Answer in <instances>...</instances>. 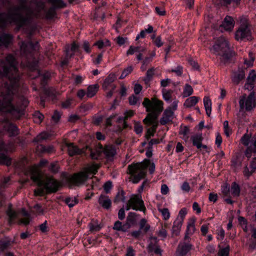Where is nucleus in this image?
Instances as JSON below:
<instances>
[{
    "label": "nucleus",
    "mask_w": 256,
    "mask_h": 256,
    "mask_svg": "<svg viewBox=\"0 0 256 256\" xmlns=\"http://www.w3.org/2000/svg\"><path fill=\"white\" fill-rule=\"evenodd\" d=\"M229 49L230 46L228 40L223 36H220L216 39L215 43L210 50L216 55L228 58L227 52Z\"/></svg>",
    "instance_id": "nucleus-7"
},
{
    "label": "nucleus",
    "mask_w": 256,
    "mask_h": 256,
    "mask_svg": "<svg viewBox=\"0 0 256 256\" xmlns=\"http://www.w3.org/2000/svg\"><path fill=\"white\" fill-rule=\"evenodd\" d=\"M34 194L38 196H43L44 194H48L46 192V190L43 186V188H40L34 190Z\"/></svg>",
    "instance_id": "nucleus-62"
},
{
    "label": "nucleus",
    "mask_w": 256,
    "mask_h": 256,
    "mask_svg": "<svg viewBox=\"0 0 256 256\" xmlns=\"http://www.w3.org/2000/svg\"><path fill=\"white\" fill-rule=\"evenodd\" d=\"M40 77L41 84L42 86H44L46 84L47 81L50 78V74L48 72H46L43 73L40 76Z\"/></svg>",
    "instance_id": "nucleus-53"
},
{
    "label": "nucleus",
    "mask_w": 256,
    "mask_h": 256,
    "mask_svg": "<svg viewBox=\"0 0 256 256\" xmlns=\"http://www.w3.org/2000/svg\"><path fill=\"white\" fill-rule=\"evenodd\" d=\"M52 5V6L56 8H62L66 6V4L62 0H48Z\"/></svg>",
    "instance_id": "nucleus-38"
},
{
    "label": "nucleus",
    "mask_w": 256,
    "mask_h": 256,
    "mask_svg": "<svg viewBox=\"0 0 256 256\" xmlns=\"http://www.w3.org/2000/svg\"><path fill=\"white\" fill-rule=\"evenodd\" d=\"M93 107L92 104L88 103L82 104L80 107V110L82 112H85L90 110Z\"/></svg>",
    "instance_id": "nucleus-57"
},
{
    "label": "nucleus",
    "mask_w": 256,
    "mask_h": 256,
    "mask_svg": "<svg viewBox=\"0 0 256 256\" xmlns=\"http://www.w3.org/2000/svg\"><path fill=\"white\" fill-rule=\"evenodd\" d=\"M254 172L252 168H250V167L248 168L247 166H246L244 168V170H243V174L244 176L248 178Z\"/></svg>",
    "instance_id": "nucleus-60"
},
{
    "label": "nucleus",
    "mask_w": 256,
    "mask_h": 256,
    "mask_svg": "<svg viewBox=\"0 0 256 256\" xmlns=\"http://www.w3.org/2000/svg\"><path fill=\"white\" fill-rule=\"evenodd\" d=\"M133 70V67L132 66H129L125 68L122 72L120 79H124L128 75L130 74Z\"/></svg>",
    "instance_id": "nucleus-56"
},
{
    "label": "nucleus",
    "mask_w": 256,
    "mask_h": 256,
    "mask_svg": "<svg viewBox=\"0 0 256 256\" xmlns=\"http://www.w3.org/2000/svg\"><path fill=\"white\" fill-rule=\"evenodd\" d=\"M116 80V76L114 74H110L108 77L104 80L102 84V88L104 90H108L109 88H112V90L116 88V86L112 84Z\"/></svg>",
    "instance_id": "nucleus-19"
},
{
    "label": "nucleus",
    "mask_w": 256,
    "mask_h": 256,
    "mask_svg": "<svg viewBox=\"0 0 256 256\" xmlns=\"http://www.w3.org/2000/svg\"><path fill=\"white\" fill-rule=\"evenodd\" d=\"M126 199L125 192L122 189H120L118 192L114 202V203H118L120 202H124Z\"/></svg>",
    "instance_id": "nucleus-41"
},
{
    "label": "nucleus",
    "mask_w": 256,
    "mask_h": 256,
    "mask_svg": "<svg viewBox=\"0 0 256 256\" xmlns=\"http://www.w3.org/2000/svg\"><path fill=\"white\" fill-rule=\"evenodd\" d=\"M204 104L206 114L208 116H210L212 111L211 100L208 97L204 96Z\"/></svg>",
    "instance_id": "nucleus-34"
},
{
    "label": "nucleus",
    "mask_w": 256,
    "mask_h": 256,
    "mask_svg": "<svg viewBox=\"0 0 256 256\" xmlns=\"http://www.w3.org/2000/svg\"><path fill=\"white\" fill-rule=\"evenodd\" d=\"M6 214L8 216V222L10 224H11L14 222V220L17 218L18 213L16 211L12 210V208L9 206L6 212Z\"/></svg>",
    "instance_id": "nucleus-37"
},
{
    "label": "nucleus",
    "mask_w": 256,
    "mask_h": 256,
    "mask_svg": "<svg viewBox=\"0 0 256 256\" xmlns=\"http://www.w3.org/2000/svg\"><path fill=\"white\" fill-rule=\"evenodd\" d=\"M130 204L132 206V209L136 210L142 211L145 212L146 208L144 206V201L141 197L138 195H134L128 200Z\"/></svg>",
    "instance_id": "nucleus-12"
},
{
    "label": "nucleus",
    "mask_w": 256,
    "mask_h": 256,
    "mask_svg": "<svg viewBox=\"0 0 256 256\" xmlns=\"http://www.w3.org/2000/svg\"><path fill=\"white\" fill-rule=\"evenodd\" d=\"M70 50L72 52V53L70 52L68 49L66 50V56L67 58H70L74 55V52H79V46L75 42H74L72 44Z\"/></svg>",
    "instance_id": "nucleus-39"
},
{
    "label": "nucleus",
    "mask_w": 256,
    "mask_h": 256,
    "mask_svg": "<svg viewBox=\"0 0 256 256\" xmlns=\"http://www.w3.org/2000/svg\"><path fill=\"white\" fill-rule=\"evenodd\" d=\"M224 6H228L232 3L233 4L234 6H238L241 2V0H222Z\"/></svg>",
    "instance_id": "nucleus-58"
},
{
    "label": "nucleus",
    "mask_w": 256,
    "mask_h": 256,
    "mask_svg": "<svg viewBox=\"0 0 256 256\" xmlns=\"http://www.w3.org/2000/svg\"><path fill=\"white\" fill-rule=\"evenodd\" d=\"M167 226L168 224H164V225L162 226L161 228L158 231L156 232L158 236L162 238L163 240L166 238L168 236V232L166 230Z\"/></svg>",
    "instance_id": "nucleus-46"
},
{
    "label": "nucleus",
    "mask_w": 256,
    "mask_h": 256,
    "mask_svg": "<svg viewBox=\"0 0 256 256\" xmlns=\"http://www.w3.org/2000/svg\"><path fill=\"white\" fill-rule=\"evenodd\" d=\"M155 69L152 68L148 69L146 73V76L144 78V80L146 84H148L152 80V77L154 75Z\"/></svg>",
    "instance_id": "nucleus-42"
},
{
    "label": "nucleus",
    "mask_w": 256,
    "mask_h": 256,
    "mask_svg": "<svg viewBox=\"0 0 256 256\" xmlns=\"http://www.w3.org/2000/svg\"><path fill=\"white\" fill-rule=\"evenodd\" d=\"M33 2L36 4L38 12L42 10L44 8V3L42 0H34Z\"/></svg>",
    "instance_id": "nucleus-52"
},
{
    "label": "nucleus",
    "mask_w": 256,
    "mask_h": 256,
    "mask_svg": "<svg viewBox=\"0 0 256 256\" xmlns=\"http://www.w3.org/2000/svg\"><path fill=\"white\" fill-rule=\"evenodd\" d=\"M99 204L104 208L108 209L111 207L112 202L109 197L104 194H101L98 198Z\"/></svg>",
    "instance_id": "nucleus-25"
},
{
    "label": "nucleus",
    "mask_w": 256,
    "mask_h": 256,
    "mask_svg": "<svg viewBox=\"0 0 256 256\" xmlns=\"http://www.w3.org/2000/svg\"><path fill=\"white\" fill-rule=\"evenodd\" d=\"M138 216L135 212H129L125 223L122 224L120 221L117 220L114 224L113 229L122 232H128L131 226L135 224Z\"/></svg>",
    "instance_id": "nucleus-8"
},
{
    "label": "nucleus",
    "mask_w": 256,
    "mask_h": 256,
    "mask_svg": "<svg viewBox=\"0 0 256 256\" xmlns=\"http://www.w3.org/2000/svg\"><path fill=\"white\" fill-rule=\"evenodd\" d=\"M38 48L39 45L38 42L33 44L32 42H22L20 46V54L27 60L26 67L30 71H35L37 76H40V72L38 68V62L35 59L34 54Z\"/></svg>",
    "instance_id": "nucleus-3"
},
{
    "label": "nucleus",
    "mask_w": 256,
    "mask_h": 256,
    "mask_svg": "<svg viewBox=\"0 0 256 256\" xmlns=\"http://www.w3.org/2000/svg\"><path fill=\"white\" fill-rule=\"evenodd\" d=\"M12 40L13 36L11 34L0 32V46L7 47Z\"/></svg>",
    "instance_id": "nucleus-18"
},
{
    "label": "nucleus",
    "mask_w": 256,
    "mask_h": 256,
    "mask_svg": "<svg viewBox=\"0 0 256 256\" xmlns=\"http://www.w3.org/2000/svg\"><path fill=\"white\" fill-rule=\"evenodd\" d=\"M11 244L10 240H0V251L4 252L8 248Z\"/></svg>",
    "instance_id": "nucleus-55"
},
{
    "label": "nucleus",
    "mask_w": 256,
    "mask_h": 256,
    "mask_svg": "<svg viewBox=\"0 0 256 256\" xmlns=\"http://www.w3.org/2000/svg\"><path fill=\"white\" fill-rule=\"evenodd\" d=\"M22 215L24 216V218H21L20 220V223L24 225H28L30 224V214L24 210H23L22 211Z\"/></svg>",
    "instance_id": "nucleus-43"
},
{
    "label": "nucleus",
    "mask_w": 256,
    "mask_h": 256,
    "mask_svg": "<svg viewBox=\"0 0 256 256\" xmlns=\"http://www.w3.org/2000/svg\"><path fill=\"white\" fill-rule=\"evenodd\" d=\"M256 80V74L254 70H251L246 79V82L244 84V88L247 90H252Z\"/></svg>",
    "instance_id": "nucleus-20"
},
{
    "label": "nucleus",
    "mask_w": 256,
    "mask_h": 256,
    "mask_svg": "<svg viewBox=\"0 0 256 256\" xmlns=\"http://www.w3.org/2000/svg\"><path fill=\"white\" fill-rule=\"evenodd\" d=\"M43 186L46 190V194L55 193L58 192L62 184L52 176H46L43 179L40 186Z\"/></svg>",
    "instance_id": "nucleus-11"
},
{
    "label": "nucleus",
    "mask_w": 256,
    "mask_h": 256,
    "mask_svg": "<svg viewBox=\"0 0 256 256\" xmlns=\"http://www.w3.org/2000/svg\"><path fill=\"white\" fill-rule=\"evenodd\" d=\"M199 100V98L192 96L188 98L184 102V106L186 108H190L196 104Z\"/></svg>",
    "instance_id": "nucleus-32"
},
{
    "label": "nucleus",
    "mask_w": 256,
    "mask_h": 256,
    "mask_svg": "<svg viewBox=\"0 0 256 256\" xmlns=\"http://www.w3.org/2000/svg\"><path fill=\"white\" fill-rule=\"evenodd\" d=\"M98 88V84H94L92 86H90L88 88L86 96L88 97L92 98L94 96L96 93L97 92Z\"/></svg>",
    "instance_id": "nucleus-40"
},
{
    "label": "nucleus",
    "mask_w": 256,
    "mask_h": 256,
    "mask_svg": "<svg viewBox=\"0 0 256 256\" xmlns=\"http://www.w3.org/2000/svg\"><path fill=\"white\" fill-rule=\"evenodd\" d=\"M87 178V174L86 172H80L70 176L68 178V180L72 184L78 185L84 182Z\"/></svg>",
    "instance_id": "nucleus-14"
},
{
    "label": "nucleus",
    "mask_w": 256,
    "mask_h": 256,
    "mask_svg": "<svg viewBox=\"0 0 256 256\" xmlns=\"http://www.w3.org/2000/svg\"><path fill=\"white\" fill-rule=\"evenodd\" d=\"M250 23L246 18L240 20V26L235 32V38L238 41L252 40V32L250 28Z\"/></svg>",
    "instance_id": "nucleus-5"
},
{
    "label": "nucleus",
    "mask_w": 256,
    "mask_h": 256,
    "mask_svg": "<svg viewBox=\"0 0 256 256\" xmlns=\"http://www.w3.org/2000/svg\"><path fill=\"white\" fill-rule=\"evenodd\" d=\"M188 242L185 241L178 244L175 252V256H188L192 248V245Z\"/></svg>",
    "instance_id": "nucleus-13"
},
{
    "label": "nucleus",
    "mask_w": 256,
    "mask_h": 256,
    "mask_svg": "<svg viewBox=\"0 0 256 256\" xmlns=\"http://www.w3.org/2000/svg\"><path fill=\"white\" fill-rule=\"evenodd\" d=\"M162 93L164 99L166 101L168 102L172 98V95L173 93V90H167L164 88L162 90Z\"/></svg>",
    "instance_id": "nucleus-50"
},
{
    "label": "nucleus",
    "mask_w": 256,
    "mask_h": 256,
    "mask_svg": "<svg viewBox=\"0 0 256 256\" xmlns=\"http://www.w3.org/2000/svg\"><path fill=\"white\" fill-rule=\"evenodd\" d=\"M250 140V136L248 134H244L241 138L242 143L246 146H248V145Z\"/></svg>",
    "instance_id": "nucleus-64"
},
{
    "label": "nucleus",
    "mask_w": 256,
    "mask_h": 256,
    "mask_svg": "<svg viewBox=\"0 0 256 256\" xmlns=\"http://www.w3.org/2000/svg\"><path fill=\"white\" fill-rule=\"evenodd\" d=\"M190 132L188 127L185 126L183 128H180L179 131V134L181 135V138L185 142H187L189 138V134Z\"/></svg>",
    "instance_id": "nucleus-33"
},
{
    "label": "nucleus",
    "mask_w": 256,
    "mask_h": 256,
    "mask_svg": "<svg viewBox=\"0 0 256 256\" xmlns=\"http://www.w3.org/2000/svg\"><path fill=\"white\" fill-rule=\"evenodd\" d=\"M146 50V48L144 47L141 46H131L127 51L126 54H133L134 52H145Z\"/></svg>",
    "instance_id": "nucleus-36"
},
{
    "label": "nucleus",
    "mask_w": 256,
    "mask_h": 256,
    "mask_svg": "<svg viewBox=\"0 0 256 256\" xmlns=\"http://www.w3.org/2000/svg\"><path fill=\"white\" fill-rule=\"evenodd\" d=\"M18 71L16 59L12 54L0 60V75L8 78V81L0 88V112L10 114L16 120L24 114L29 103L24 96H16L20 80Z\"/></svg>",
    "instance_id": "nucleus-1"
},
{
    "label": "nucleus",
    "mask_w": 256,
    "mask_h": 256,
    "mask_svg": "<svg viewBox=\"0 0 256 256\" xmlns=\"http://www.w3.org/2000/svg\"><path fill=\"white\" fill-rule=\"evenodd\" d=\"M4 128L8 132L10 136H16L19 134V130L16 126L10 122L5 124Z\"/></svg>",
    "instance_id": "nucleus-21"
},
{
    "label": "nucleus",
    "mask_w": 256,
    "mask_h": 256,
    "mask_svg": "<svg viewBox=\"0 0 256 256\" xmlns=\"http://www.w3.org/2000/svg\"><path fill=\"white\" fill-rule=\"evenodd\" d=\"M239 104L240 111H250L252 110L256 106L254 92H250L248 96L244 94L240 96Z\"/></svg>",
    "instance_id": "nucleus-10"
},
{
    "label": "nucleus",
    "mask_w": 256,
    "mask_h": 256,
    "mask_svg": "<svg viewBox=\"0 0 256 256\" xmlns=\"http://www.w3.org/2000/svg\"><path fill=\"white\" fill-rule=\"evenodd\" d=\"M28 171L31 179L34 182H37L38 185L40 186L43 179L42 178L41 174L38 168L36 166H34L30 168Z\"/></svg>",
    "instance_id": "nucleus-15"
},
{
    "label": "nucleus",
    "mask_w": 256,
    "mask_h": 256,
    "mask_svg": "<svg viewBox=\"0 0 256 256\" xmlns=\"http://www.w3.org/2000/svg\"><path fill=\"white\" fill-rule=\"evenodd\" d=\"M102 154L107 159L111 160L116 154V150L112 146L103 147L102 144H98L94 151L90 150V157L94 160L101 158Z\"/></svg>",
    "instance_id": "nucleus-6"
},
{
    "label": "nucleus",
    "mask_w": 256,
    "mask_h": 256,
    "mask_svg": "<svg viewBox=\"0 0 256 256\" xmlns=\"http://www.w3.org/2000/svg\"><path fill=\"white\" fill-rule=\"evenodd\" d=\"M90 231L95 232L99 231L102 226L98 224L97 220H92L88 224Z\"/></svg>",
    "instance_id": "nucleus-35"
},
{
    "label": "nucleus",
    "mask_w": 256,
    "mask_h": 256,
    "mask_svg": "<svg viewBox=\"0 0 256 256\" xmlns=\"http://www.w3.org/2000/svg\"><path fill=\"white\" fill-rule=\"evenodd\" d=\"M143 130L142 126L140 123L136 122L134 124V130L136 134H140Z\"/></svg>",
    "instance_id": "nucleus-63"
},
{
    "label": "nucleus",
    "mask_w": 256,
    "mask_h": 256,
    "mask_svg": "<svg viewBox=\"0 0 256 256\" xmlns=\"http://www.w3.org/2000/svg\"><path fill=\"white\" fill-rule=\"evenodd\" d=\"M226 30H231L234 27V22L232 18L226 16L222 25Z\"/></svg>",
    "instance_id": "nucleus-28"
},
{
    "label": "nucleus",
    "mask_w": 256,
    "mask_h": 256,
    "mask_svg": "<svg viewBox=\"0 0 256 256\" xmlns=\"http://www.w3.org/2000/svg\"><path fill=\"white\" fill-rule=\"evenodd\" d=\"M66 146L68 148V154L70 156L80 154L84 152L83 150L78 148L73 143H66Z\"/></svg>",
    "instance_id": "nucleus-22"
},
{
    "label": "nucleus",
    "mask_w": 256,
    "mask_h": 256,
    "mask_svg": "<svg viewBox=\"0 0 256 256\" xmlns=\"http://www.w3.org/2000/svg\"><path fill=\"white\" fill-rule=\"evenodd\" d=\"M183 221L181 218H176L173 224L172 227V234L174 236H178L180 234Z\"/></svg>",
    "instance_id": "nucleus-27"
},
{
    "label": "nucleus",
    "mask_w": 256,
    "mask_h": 256,
    "mask_svg": "<svg viewBox=\"0 0 256 256\" xmlns=\"http://www.w3.org/2000/svg\"><path fill=\"white\" fill-rule=\"evenodd\" d=\"M49 136L50 134L48 133L42 132L37 136L36 137L34 138L33 141L37 142H42V140L48 139Z\"/></svg>",
    "instance_id": "nucleus-45"
},
{
    "label": "nucleus",
    "mask_w": 256,
    "mask_h": 256,
    "mask_svg": "<svg viewBox=\"0 0 256 256\" xmlns=\"http://www.w3.org/2000/svg\"><path fill=\"white\" fill-rule=\"evenodd\" d=\"M56 9L57 8L51 6L47 10H45L44 15L42 16L40 14H38L37 16L40 18H46L48 20H51L56 16Z\"/></svg>",
    "instance_id": "nucleus-26"
},
{
    "label": "nucleus",
    "mask_w": 256,
    "mask_h": 256,
    "mask_svg": "<svg viewBox=\"0 0 256 256\" xmlns=\"http://www.w3.org/2000/svg\"><path fill=\"white\" fill-rule=\"evenodd\" d=\"M150 228V226L147 224L145 218H142L140 222V230H142L144 232H146Z\"/></svg>",
    "instance_id": "nucleus-47"
},
{
    "label": "nucleus",
    "mask_w": 256,
    "mask_h": 256,
    "mask_svg": "<svg viewBox=\"0 0 256 256\" xmlns=\"http://www.w3.org/2000/svg\"><path fill=\"white\" fill-rule=\"evenodd\" d=\"M158 116L159 114H157L148 112L146 118L143 120V122L146 125H150V124L157 120Z\"/></svg>",
    "instance_id": "nucleus-29"
},
{
    "label": "nucleus",
    "mask_w": 256,
    "mask_h": 256,
    "mask_svg": "<svg viewBox=\"0 0 256 256\" xmlns=\"http://www.w3.org/2000/svg\"><path fill=\"white\" fill-rule=\"evenodd\" d=\"M240 194V187L236 182L232 183L230 188V195L233 197H238Z\"/></svg>",
    "instance_id": "nucleus-31"
},
{
    "label": "nucleus",
    "mask_w": 256,
    "mask_h": 256,
    "mask_svg": "<svg viewBox=\"0 0 256 256\" xmlns=\"http://www.w3.org/2000/svg\"><path fill=\"white\" fill-rule=\"evenodd\" d=\"M229 252H230V246H228L224 248L220 249L218 252V256H229Z\"/></svg>",
    "instance_id": "nucleus-59"
},
{
    "label": "nucleus",
    "mask_w": 256,
    "mask_h": 256,
    "mask_svg": "<svg viewBox=\"0 0 256 256\" xmlns=\"http://www.w3.org/2000/svg\"><path fill=\"white\" fill-rule=\"evenodd\" d=\"M191 139L192 140V144L194 146H196L198 149H204L206 150L208 147L206 145H203L202 142L203 140V137L202 134H197L192 136Z\"/></svg>",
    "instance_id": "nucleus-23"
},
{
    "label": "nucleus",
    "mask_w": 256,
    "mask_h": 256,
    "mask_svg": "<svg viewBox=\"0 0 256 256\" xmlns=\"http://www.w3.org/2000/svg\"><path fill=\"white\" fill-rule=\"evenodd\" d=\"M36 151L40 153L51 154L54 152V148L52 146H44L39 144L36 147Z\"/></svg>",
    "instance_id": "nucleus-30"
},
{
    "label": "nucleus",
    "mask_w": 256,
    "mask_h": 256,
    "mask_svg": "<svg viewBox=\"0 0 256 256\" xmlns=\"http://www.w3.org/2000/svg\"><path fill=\"white\" fill-rule=\"evenodd\" d=\"M44 118V116L39 112H36L34 114V121L36 123H40Z\"/></svg>",
    "instance_id": "nucleus-54"
},
{
    "label": "nucleus",
    "mask_w": 256,
    "mask_h": 256,
    "mask_svg": "<svg viewBox=\"0 0 256 256\" xmlns=\"http://www.w3.org/2000/svg\"><path fill=\"white\" fill-rule=\"evenodd\" d=\"M252 237L254 238V240L249 244V247L250 248L254 250L256 249V230H255V228L252 230Z\"/></svg>",
    "instance_id": "nucleus-51"
},
{
    "label": "nucleus",
    "mask_w": 256,
    "mask_h": 256,
    "mask_svg": "<svg viewBox=\"0 0 256 256\" xmlns=\"http://www.w3.org/2000/svg\"><path fill=\"white\" fill-rule=\"evenodd\" d=\"M64 202L70 208H72L78 203V200L75 197L66 198L64 200Z\"/></svg>",
    "instance_id": "nucleus-49"
},
{
    "label": "nucleus",
    "mask_w": 256,
    "mask_h": 256,
    "mask_svg": "<svg viewBox=\"0 0 256 256\" xmlns=\"http://www.w3.org/2000/svg\"><path fill=\"white\" fill-rule=\"evenodd\" d=\"M245 78V72L242 68H238L236 71H234L232 72L231 79L232 82L236 85Z\"/></svg>",
    "instance_id": "nucleus-16"
},
{
    "label": "nucleus",
    "mask_w": 256,
    "mask_h": 256,
    "mask_svg": "<svg viewBox=\"0 0 256 256\" xmlns=\"http://www.w3.org/2000/svg\"><path fill=\"white\" fill-rule=\"evenodd\" d=\"M193 93V88L192 86L188 84H186L182 92L184 97H188L192 95Z\"/></svg>",
    "instance_id": "nucleus-48"
},
{
    "label": "nucleus",
    "mask_w": 256,
    "mask_h": 256,
    "mask_svg": "<svg viewBox=\"0 0 256 256\" xmlns=\"http://www.w3.org/2000/svg\"><path fill=\"white\" fill-rule=\"evenodd\" d=\"M143 106L146 108L147 112H154L160 114L163 110V102L156 98L150 100L146 98L142 103Z\"/></svg>",
    "instance_id": "nucleus-9"
},
{
    "label": "nucleus",
    "mask_w": 256,
    "mask_h": 256,
    "mask_svg": "<svg viewBox=\"0 0 256 256\" xmlns=\"http://www.w3.org/2000/svg\"><path fill=\"white\" fill-rule=\"evenodd\" d=\"M194 223L195 218H192L189 220L184 237V240L185 241L190 242V236H192L194 233L196 231Z\"/></svg>",
    "instance_id": "nucleus-17"
},
{
    "label": "nucleus",
    "mask_w": 256,
    "mask_h": 256,
    "mask_svg": "<svg viewBox=\"0 0 256 256\" xmlns=\"http://www.w3.org/2000/svg\"><path fill=\"white\" fill-rule=\"evenodd\" d=\"M10 4L11 0H2ZM19 5L10 8L8 14L0 12V28H4L8 22L14 23L19 28L30 22L34 12L27 5L28 0H18Z\"/></svg>",
    "instance_id": "nucleus-2"
},
{
    "label": "nucleus",
    "mask_w": 256,
    "mask_h": 256,
    "mask_svg": "<svg viewBox=\"0 0 256 256\" xmlns=\"http://www.w3.org/2000/svg\"><path fill=\"white\" fill-rule=\"evenodd\" d=\"M158 210L162 213L164 220H167L170 218V214L168 208H164L162 209H159Z\"/></svg>",
    "instance_id": "nucleus-61"
},
{
    "label": "nucleus",
    "mask_w": 256,
    "mask_h": 256,
    "mask_svg": "<svg viewBox=\"0 0 256 256\" xmlns=\"http://www.w3.org/2000/svg\"><path fill=\"white\" fill-rule=\"evenodd\" d=\"M0 164L9 166L11 164V159L4 154H0Z\"/></svg>",
    "instance_id": "nucleus-44"
},
{
    "label": "nucleus",
    "mask_w": 256,
    "mask_h": 256,
    "mask_svg": "<svg viewBox=\"0 0 256 256\" xmlns=\"http://www.w3.org/2000/svg\"><path fill=\"white\" fill-rule=\"evenodd\" d=\"M174 112L170 108H166L162 115V118L160 119V122L162 125H165L169 122L172 120Z\"/></svg>",
    "instance_id": "nucleus-24"
},
{
    "label": "nucleus",
    "mask_w": 256,
    "mask_h": 256,
    "mask_svg": "<svg viewBox=\"0 0 256 256\" xmlns=\"http://www.w3.org/2000/svg\"><path fill=\"white\" fill-rule=\"evenodd\" d=\"M148 166L150 174L154 173L155 164L154 162L151 163L148 159H145L141 162L132 163L128 166V174L131 176L132 181L134 184L138 183L145 177L146 168Z\"/></svg>",
    "instance_id": "nucleus-4"
}]
</instances>
